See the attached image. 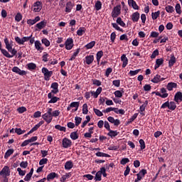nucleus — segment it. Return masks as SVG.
Returning a JSON list of instances; mask_svg holds the SVG:
<instances>
[{
	"mask_svg": "<svg viewBox=\"0 0 182 182\" xmlns=\"http://www.w3.org/2000/svg\"><path fill=\"white\" fill-rule=\"evenodd\" d=\"M60 114V111L56 109L53 111L52 108H48L46 113L42 115V119L49 124L53 120V117H58Z\"/></svg>",
	"mask_w": 182,
	"mask_h": 182,
	"instance_id": "1",
	"label": "nucleus"
},
{
	"mask_svg": "<svg viewBox=\"0 0 182 182\" xmlns=\"http://www.w3.org/2000/svg\"><path fill=\"white\" fill-rule=\"evenodd\" d=\"M31 38H32V35L27 37H23L21 38L17 36L15 37V41L18 45H24L25 42H28Z\"/></svg>",
	"mask_w": 182,
	"mask_h": 182,
	"instance_id": "2",
	"label": "nucleus"
},
{
	"mask_svg": "<svg viewBox=\"0 0 182 182\" xmlns=\"http://www.w3.org/2000/svg\"><path fill=\"white\" fill-rule=\"evenodd\" d=\"M41 72L44 75L45 80H49V79H50V77L53 74L52 71H49V70H48V68H43Z\"/></svg>",
	"mask_w": 182,
	"mask_h": 182,
	"instance_id": "3",
	"label": "nucleus"
},
{
	"mask_svg": "<svg viewBox=\"0 0 182 182\" xmlns=\"http://www.w3.org/2000/svg\"><path fill=\"white\" fill-rule=\"evenodd\" d=\"M120 11H122V7L120 6H117L114 7L113 11L112 12V18H117V16L120 15Z\"/></svg>",
	"mask_w": 182,
	"mask_h": 182,
	"instance_id": "4",
	"label": "nucleus"
},
{
	"mask_svg": "<svg viewBox=\"0 0 182 182\" xmlns=\"http://www.w3.org/2000/svg\"><path fill=\"white\" fill-rule=\"evenodd\" d=\"M62 144L64 149H69L72 146V141L68 138H64L62 140Z\"/></svg>",
	"mask_w": 182,
	"mask_h": 182,
	"instance_id": "5",
	"label": "nucleus"
},
{
	"mask_svg": "<svg viewBox=\"0 0 182 182\" xmlns=\"http://www.w3.org/2000/svg\"><path fill=\"white\" fill-rule=\"evenodd\" d=\"M59 84H58V82H53L51 84V89H53L51 90V92L50 93L53 94V95H56V93H59Z\"/></svg>",
	"mask_w": 182,
	"mask_h": 182,
	"instance_id": "6",
	"label": "nucleus"
},
{
	"mask_svg": "<svg viewBox=\"0 0 182 182\" xmlns=\"http://www.w3.org/2000/svg\"><path fill=\"white\" fill-rule=\"evenodd\" d=\"M65 49H67V50H70L72 49V48H73V39L72 38H68L65 41Z\"/></svg>",
	"mask_w": 182,
	"mask_h": 182,
	"instance_id": "7",
	"label": "nucleus"
},
{
	"mask_svg": "<svg viewBox=\"0 0 182 182\" xmlns=\"http://www.w3.org/2000/svg\"><path fill=\"white\" fill-rule=\"evenodd\" d=\"M42 10V3L41 1H36L33 4V9L34 12H41Z\"/></svg>",
	"mask_w": 182,
	"mask_h": 182,
	"instance_id": "8",
	"label": "nucleus"
},
{
	"mask_svg": "<svg viewBox=\"0 0 182 182\" xmlns=\"http://www.w3.org/2000/svg\"><path fill=\"white\" fill-rule=\"evenodd\" d=\"M12 72L17 73V75H19L20 76H25V75H26V71L21 70L18 67H14L12 68Z\"/></svg>",
	"mask_w": 182,
	"mask_h": 182,
	"instance_id": "9",
	"label": "nucleus"
},
{
	"mask_svg": "<svg viewBox=\"0 0 182 182\" xmlns=\"http://www.w3.org/2000/svg\"><path fill=\"white\" fill-rule=\"evenodd\" d=\"M48 99H50V100L48 101V103H56V102L60 100L59 97L53 96L52 92L48 93Z\"/></svg>",
	"mask_w": 182,
	"mask_h": 182,
	"instance_id": "10",
	"label": "nucleus"
},
{
	"mask_svg": "<svg viewBox=\"0 0 182 182\" xmlns=\"http://www.w3.org/2000/svg\"><path fill=\"white\" fill-rule=\"evenodd\" d=\"M4 43L6 45V49H7V50L12 48V46H14V41H9V40H8V38H4Z\"/></svg>",
	"mask_w": 182,
	"mask_h": 182,
	"instance_id": "11",
	"label": "nucleus"
},
{
	"mask_svg": "<svg viewBox=\"0 0 182 182\" xmlns=\"http://www.w3.org/2000/svg\"><path fill=\"white\" fill-rule=\"evenodd\" d=\"M108 122H109V123H112V124H114V126H119V124H120V120L119 119H114V118L113 117H109L107 118Z\"/></svg>",
	"mask_w": 182,
	"mask_h": 182,
	"instance_id": "12",
	"label": "nucleus"
},
{
	"mask_svg": "<svg viewBox=\"0 0 182 182\" xmlns=\"http://www.w3.org/2000/svg\"><path fill=\"white\" fill-rule=\"evenodd\" d=\"M131 19L133 22H139V20L140 19V14L139 12H134L131 16Z\"/></svg>",
	"mask_w": 182,
	"mask_h": 182,
	"instance_id": "13",
	"label": "nucleus"
},
{
	"mask_svg": "<svg viewBox=\"0 0 182 182\" xmlns=\"http://www.w3.org/2000/svg\"><path fill=\"white\" fill-rule=\"evenodd\" d=\"M45 26H46V21H41L40 23L36 25V31H41V29H43Z\"/></svg>",
	"mask_w": 182,
	"mask_h": 182,
	"instance_id": "14",
	"label": "nucleus"
},
{
	"mask_svg": "<svg viewBox=\"0 0 182 182\" xmlns=\"http://www.w3.org/2000/svg\"><path fill=\"white\" fill-rule=\"evenodd\" d=\"M72 9H73V3H72V1H68L65 5V12L69 14L72 12Z\"/></svg>",
	"mask_w": 182,
	"mask_h": 182,
	"instance_id": "15",
	"label": "nucleus"
},
{
	"mask_svg": "<svg viewBox=\"0 0 182 182\" xmlns=\"http://www.w3.org/2000/svg\"><path fill=\"white\" fill-rule=\"evenodd\" d=\"M121 60L122 62V68H126L129 63V59L126 57L125 54L121 56Z\"/></svg>",
	"mask_w": 182,
	"mask_h": 182,
	"instance_id": "16",
	"label": "nucleus"
},
{
	"mask_svg": "<svg viewBox=\"0 0 182 182\" xmlns=\"http://www.w3.org/2000/svg\"><path fill=\"white\" fill-rule=\"evenodd\" d=\"M39 21H41V17L40 16H36L34 19H28L27 21V23L28 25H35V23H36V22H39Z\"/></svg>",
	"mask_w": 182,
	"mask_h": 182,
	"instance_id": "17",
	"label": "nucleus"
},
{
	"mask_svg": "<svg viewBox=\"0 0 182 182\" xmlns=\"http://www.w3.org/2000/svg\"><path fill=\"white\" fill-rule=\"evenodd\" d=\"M72 107H75V112L79 109V102H72L69 107H67V110L69 112Z\"/></svg>",
	"mask_w": 182,
	"mask_h": 182,
	"instance_id": "18",
	"label": "nucleus"
},
{
	"mask_svg": "<svg viewBox=\"0 0 182 182\" xmlns=\"http://www.w3.org/2000/svg\"><path fill=\"white\" fill-rule=\"evenodd\" d=\"M0 176H9V167L4 166L0 171Z\"/></svg>",
	"mask_w": 182,
	"mask_h": 182,
	"instance_id": "19",
	"label": "nucleus"
},
{
	"mask_svg": "<svg viewBox=\"0 0 182 182\" xmlns=\"http://www.w3.org/2000/svg\"><path fill=\"white\" fill-rule=\"evenodd\" d=\"M174 100L176 102V103H178V102H182V93L181 92H178L176 93L174 96Z\"/></svg>",
	"mask_w": 182,
	"mask_h": 182,
	"instance_id": "20",
	"label": "nucleus"
},
{
	"mask_svg": "<svg viewBox=\"0 0 182 182\" xmlns=\"http://www.w3.org/2000/svg\"><path fill=\"white\" fill-rule=\"evenodd\" d=\"M34 44H35V48L36 49V50H38L39 52H42V50H43V48L42 47V43H41V41H35Z\"/></svg>",
	"mask_w": 182,
	"mask_h": 182,
	"instance_id": "21",
	"label": "nucleus"
},
{
	"mask_svg": "<svg viewBox=\"0 0 182 182\" xmlns=\"http://www.w3.org/2000/svg\"><path fill=\"white\" fill-rule=\"evenodd\" d=\"M164 62V60H163V58L156 59V65L154 67L155 70H156V69H159V68H160V66H161V65H163Z\"/></svg>",
	"mask_w": 182,
	"mask_h": 182,
	"instance_id": "22",
	"label": "nucleus"
},
{
	"mask_svg": "<svg viewBox=\"0 0 182 182\" xmlns=\"http://www.w3.org/2000/svg\"><path fill=\"white\" fill-rule=\"evenodd\" d=\"M128 4L129 6H132L133 8V9H139V6L136 3V1H134V0H128Z\"/></svg>",
	"mask_w": 182,
	"mask_h": 182,
	"instance_id": "23",
	"label": "nucleus"
},
{
	"mask_svg": "<svg viewBox=\"0 0 182 182\" xmlns=\"http://www.w3.org/2000/svg\"><path fill=\"white\" fill-rule=\"evenodd\" d=\"M33 174V168H32L24 178V181H31V178H32V176Z\"/></svg>",
	"mask_w": 182,
	"mask_h": 182,
	"instance_id": "24",
	"label": "nucleus"
},
{
	"mask_svg": "<svg viewBox=\"0 0 182 182\" xmlns=\"http://www.w3.org/2000/svg\"><path fill=\"white\" fill-rule=\"evenodd\" d=\"M177 87V83L176 82H168L166 89L169 91L173 90V89H176Z\"/></svg>",
	"mask_w": 182,
	"mask_h": 182,
	"instance_id": "25",
	"label": "nucleus"
},
{
	"mask_svg": "<svg viewBox=\"0 0 182 182\" xmlns=\"http://www.w3.org/2000/svg\"><path fill=\"white\" fill-rule=\"evenodd\" d=\"M93 60H95V56L93 55H88L85 57V62L87 65H90L91 63H93Z\"/></svg>",
	"mask_w": 182,
	"mask_h": 182,
	"instance_id": "26",
	"label": "nucleus"
},
{
	"mask_svg": "<svg viewBox=\"0 0 182 182\" xmlns=\"http://www.w3.org/2000/svg\"><path fill=\"white\" fill-rule=\"evenodd\" d=\"M55 177H58V175L55 172H52L50 173H49L48 176H47V181H50L52 180H53L54 178H55Z\"/></svg>",
	"mask_w": 182,
	"mask_h": 182,
	"instance_id": "27",
	"label": "nucleus"
},
{
	"mask_svg": "<svg viewBox=\"0 0 182 182\" xmlns=\"http://www.w3.org/2000/svg\"><path fill=\"white\" fill-rule=\"evenodd\" d=\"M73 168V162L72 161H68L65 164V170H70Z\"/></svg>",
	"mask_w": 182,
	"mask_h": 182,
	"instance_id": "28",
	"label": "nucleus"
},
{
	"mask_svg": "<svg viewBox=\"0 0 182 182\" xmlns=\"http://www.w3.org/2000/svg\"><path fill=\"white\" fill-rule=\"evenodd\" d=\"M176 63V57L174 56V54L171 55V59L168 62V66L169 68H171Z\"/></svg>",
	"mask_w": 182,
	"mask_h": 182,
	"instance_id": "29",
	"label": "nucleus"
},
{
	"mask_svg": "<svg viewBox=\"0 0 182 182\" xmlns=\"http://www.w3.org/2000/svg\"><path fill=\"white\" fill-rule=\"evenodd\" d=\"M108 134H107V136H109V137H116V136H117V134H119V132H117V131H114V130H112V129H109L108 131Z\"/></svg>",
	"mask_w": 182,
	"mask_h": 182,
	"instance_id": "30",
	"label": "nucleus"
},
{
	"mask_svg": "<svg viewBox=\"0 0 182 182\" xmlns=\"http://www.w3.org/2000/svg\"><path fill=\"white\" fill-rule=\"evenodd\" d=\"M85 32H86V28L85 27H80L77 31V35H78V36H82L83 33H85Z\"/></svg>",
	"mask_w": 182,
	"mask_h": 182,
	"instance_id": "31",
	"label": "nucleus"
},
{
	"mask_svg": "<svg viewBox=\"0 0 182 182\" xmlns=\"http://www.w3.org/2000/svg\"><path fill=\"white\" fill-rule=\"evenodd\" d=\"M0 50H1V53L4 56H6V58H14V55H11V54H9V53L6 50L1 48V49H0Z\"/></svg>",
	"mask_w": 182,
	"mask_h": 182,
	"instance_id": "32",
	"label": "nucleus"
},
{
	"mask_svg": "<svg viewBox=\"0 0 182 182\" xmlns=\"http://www.w3.org/2000/svg\"><path fill=\"white\" fill-rule=\"evenodd\" d=\"M151 82L153 83H159V82H161V76L159 75H156L152 80Z\"/></svg>",
	"mask_w": 182,
	"mask_h": 182,
	"instance_id": "33",
	"label": "nucleus"
},
{
	"mask_svg": "<svg viewBox=\"0 0 182 182\" xmlns=\"http://www.w3.org/2000/svg\"><path fill=\"white\" fill-rule=\"evenodd\" d=\"M95 180V181H102V172H101V171H99L96 173Z\"/></svg>",
	"mask_w": 182,
	"mask_h": 182,
	"instance_id": "34",
	"label": "nucleus"
},
{
	"mask_svg": "<svg viewBox=\"0 0 182 182\" xmlns=\"http://www.w3.org/2000/svg\"><path fill=\"white\" fill-rule=\"evenodd\" d=\"M70 176H71L70 173H65V175H63L61 177L60 181L61 182L66 181V180H68V178H70Z\"/></svg>",
	"mask_w": 182,
	"mask_h": 182,
	"instance_id": "35",
	"label": "nucleus"
},
{
	"mask_svg": "<svg viewBox=\"0 0 182 182\" xmlns=\"http://www.w3.org/2000/svg\"><path fill=\"white\" fill-rule=\"evenodd\" d=\"M159 16H160V11H158L156 12H153L151 14V18L154 21H156V19H157L159 18Z\"/></svg>",
	"mask_w": 182,
	"mask_h": 182,
	"instance_id": "36",
	"label": "nucleus"
},
{
	"mask_svg": "<svg viewBox=\"0 0 182 182\" xmlns=\"http://www.w3.org/2000/svg\"><path fill=\"white\" fill-rule=\"evenodd\" d=\"M95 156H97V157H110L109 154L103 152H97Z\"/></svg>",
	"mask_w": 182,
	"mask_h": 182,
	"instance_id": "37",
	"label": "nucleus"
},
{
	"mask_svg": "<svg viewBox=\"0 0 182 182\" xmlns=\"http://www.w3.org/2000/svg\"><path fill=\"white\" fill-rule=\"evenodd\" d=\"M95 45L96 41H91L90 43L85 45V48H86V49H92V48H93V46H95Z\"/></svg>",
	"mask_w": 182,
	"mask_h": 182,
	"instance_id": "38",
	"label": "nucleus"
},
{
	"mask_svg": "<svg viewBox=\"0 0 182 182\" xmlns=\"http://www.w3.org/2000/svg\"><path fill=\"white\" fill-rule=\"evenodd\" d=\"M27 68L29 69V70H34V69H36V64L33 63H30L27 64Z\"/></svg>",
	"mask_w": 182,
	"mask_h": 182,
	"instance_id": "39",
	"label": "nucleus"
},
{
	"mask_svg": "<svg viewBox=\"0 0 182 182\" xmlns=\"http://www.w3.org/2000/svg\"><path fill=\"white\" fill-rule=\"evenodd\" d=\"M176 107H177V105H176V102H169L168 109L170 110H176Z\"/></svg>",
	"mask_w": 182,
	"mask_h": 182,
	"instance_id": "40",
	"label": "nucleus"
},
{
	"mask_svg": "<svg viewBox=\"0 0 182 182\" xmlns=\"http://www.w3.org/2000/svg\"><path fill=\"white\" fill-rule=\"evenodd\" d=\"M80 52V49H77L75 52H74V53L73 54V55L71 56V58H70V60H74V59L76 58V56H77V55H79V53Z\"/></svg>",
	"mask_w": 182,
	"mask_h": 182,
	"instance_id": "41",
	"label": "nucleus"
},
{
	"mask_svg": "<svg viewBox=\"0 0 182 182\" xmlns=\"http://www.w3.org/2000/svg\"><path fill=\"white\" fill-rule=\"evenodd\" d=\"M11 154H14V149H9L4 155V159H8L11 156Z\"/></svg>",
	"mask_w": 182,
	"mask_h": 182,
	"instance_id": "42",
	"label": "nucleus"
},
{
	"mask_svg": "<svg viewBox=\"0 0 182 182\" xmlns=\"http://www.w3.org/2000/svg\"><path fill=\"white\" fill-rule=\"evenodd\" d=\"M70 139L72 140H77L79 139V136L77 135V132H74L70 134Z\"/></svg>",
	"mask_w": 182,
	"mask_h": 182,
	"instance_id": "43",
	"label": "nucleus"
},
{
	"mask_svg": "<svg viewBox=\"0 0 182 182\" xmlns=\"http://www.w3.org/2000/svg\"><path fill=\"white\" fill-rule=\"evenodd\" d=\"M147 105H149V101L146 100L144 103L139 107L140 112H144V110H146Z\"/></svg>",
	"mask_w": 182,
	"mask_h": 182,
	"instance_id": "44",
	"label": "nucleus"
},
{
	"mask_svg": "<svg viewBox=\"0 0 182 182\" xmlns=\"http://www.w3.org/2000/svg\"><path fill=\"white\" fill-rule=\"evenodd\" d=\"M146 174H147V171L146 169H142L136 175H139V177H141V179L144 176H146Z\"/></svg>",
	"mask_w": 182,
	"mask_h": 182,
	"instance_id": "45",
	"label": "nucleus"
},
{
	"mask_svg": "<svg viewBox=\"0 0 182 182\" xmlns=\"http://www.w3.org/2000/svg\"><path fill=\"white\" fill-rule=\"evenodd\" d=\"M95 8L96 11H100V9H102V2H100V1H97L95 3Z\"/></svg>",
	"mask_w": 182,
	"mask_h": 182,
	"instance_id": "46",
	"label": "nucleus"
},
{
	"mask_svg": "<svg viewBox=\"0 0 182 182\" xmlns=\"http://www.w3.org/2000/svg\"><path fill=\"white\" fill-rule=\"evenodd\" d=\"M89 113V109H87V104H84L82 105V114H87Z\"/></svg>",
	"mask_w": 182,
	"mask_h": 182,
	"instance_id": "47",
	"label": "nucleus"
},
{
	"mask_svg": "<svg viewBox=\"0 0 182 182\" xmlns=\"http://www.w3.org/2000/svg\"><path fill=\"white\" fill-rule=\"evenodd\" d=\"M166 11L168 14H173V12H174V7H173L172 6H167L166 7Z\"/></svg>",
	"mask_w": 182,
	"mask_h": 182,
	"instance_id": "48",
	"label": "nucleus"
},
{
	"mask_svg": "<svg viewBox=\"0 0 182 182\" xmlns=\"http://www.w3.org/2000/svg\"><path fill=\"white\" fill-rule=\"evenodd\" d=\"M55 129H56L57 130H60V132H66V127H62L59 124L55 125Z\"/></svg>",
	"mask_w": 182,
	"mask_h": 182,
	"instance_id": "49",
	"label": "nucleus"
},
{
	"mask_svg": "<svg viewBox=\"0 0 182 182\" xmlns=\"http://www.w3.org/2000/svg\"><path fill=\"white\" fill-rule=\"evenodd\" d=\"M102 56H103V51L100 50L97 53V61L100 62V59H102Z\"/></svg>",
	"mask_w": 182,
	"mask_h": 182,
	"instance_id": "50",
	"label": "nucleus"
},
{
	"mask_svg": "<svg viewBox=\"0 0 182 182\" xmlns=\"http://www.w3.org/2000/svg\"><path fill=\"white\" fill-rule=\"evenodd\" d=\"M117 23H118L119 25H120V26H122V27L126 26V23H124V22L122 20V18L120 17L117 18Z\"/></svg>",
	"mask_w": 182,
	"mask_h": 182,
	"instance_id": "51",
	"label": "nucleus"
},
{
	"mask_svg": "<svg viewBox=\"0 0 182 182\" xmlns=\"http://www.w3.org/2000/svg\"><path fill=\"white\" fill-rule=\"evenodd\" d=\"M93 110H94V112L95 113V114L97 116H98L99 117H102V116H103V113L102 112V111H100L96 108H94Z\"/></svg>",
	"mask_w": 182,
	"mask_h": 182,
	"instance_id": "52",
	"label": "nucleus"
},
{
	"mask_svg": "<svg viewBox=\"0 0 182 182\" xmlns=\"http://www.w3.org/2000/svg\"><path fill=\"white\" fill-rule=\"evenodd\" d=\"M137 116H139L138 113H135L128 121V123H132V122H134V120H136V119H137Z\"/></svg>",
	"mask_w": 182,
	"mask_h": 182,
	"instance_id": "53",
	"label": "nucleus"
},
{
	"mask_svg": "<svg viewBox=\"0 0 182 182\" xmlns=\"http://www.w3.org/2000/svg\"><path fill=\"white\" fill-rule=\"evenodd\" d=\"M130 162V159H129V158H124L121 160L120 161V164H122V166H124V164H127V163Z\"/></svg>",
	"mask_w": 182,
	"mask_h": 182,
	"instance_id": "54",
	"label": "nucleus"
},
{
	"mask_svg": "<svg viewBox=\"0 0 182 182\" xmlns=\"http://www.w3.org/2000/svg\"><path fill=\"white\" fill-rule=\"evenodd\" d=\"M41 42H42V43H43V45H45V46L48 47V46H50V42L47 38H43L41 40Z\"/></svg>",
	"mask_w": 182,
	"mask_h": 182,
	"instance_id": "55",
	"label": "nucleus"
},
{
	"mask_svg": "<svg viewBox=\"0 0 182 182\" xmlns=\"http://www.w3.org/2000/svg\"><path fill=\"white\" fill-rule=\"evenodd\" d=\"M139 144H140L141 150H144V149H146V143L144 142V140L139 139Z\"/></svg>",
	"mask_w": 182,
	"mask_h": 182,
	"instance_id": "56",
	"label": "nucleus"
},
{
	"mask_svg": "<svg viewBox=\"0 0 182 182\" xmlns=\"http://www.w3.org/2000/svg\"><path fill=\"white\" fill-rule=\"evenodd\" d=\"M116 97H122L123 96V91L117 90L114 92Z\"/></svg>",
	"mask_w": 182,
	"mask_h": 182,
	"instance_id": "57",
	"label": "nucleus"
},
{
	"mask_svg": "<svg viewBox=\"0 0 182 182\" xmlns=\"http://www.w3.org/2000/svg\"><path fill=\"white\" fill-rule=\"evenodd\" d=\"M15 21H16V22H21V21H22V14H21V13H18L16 15Z\"/></svg>",
	"mask_w": 182,
	"mask_h": 182,
	"instance_id": "58",
	"label": "nucleus"
},
{
	"mask_svg": "<svg viewBox=\"0 0 182 182\" xmlns=\"http://www.w3.org/2000/svg\"><path fill=\"white\" fill-rule=\"evenodd\" d=\"M140 70H141L138 69V70H130L129 71V75L131 76H136V75H137L139 73V72H140Z\"/></svg>",
	"mask_w": 182,
	"mask_h": 182,
	"instance_id": "59",
	"label": "nucleus"
},
{
	"mask_svg": "<svg viewBox=\"0 0 182 182\" xmlns=\"http://www.w3.org/2000/svg\"><path fill=\"white\" fill-rule=\"evenodd\" d=\"M75 126H79V124L82 123V117H75Z\"/></svg>",
	"mask_w": 182,
	"mask_h": 182,
	"instance_id": "60",
	"label": "nucleus"
},
{
	"mask_svg": "<svg viewBox=\"0 0 182 182\" xmlns=\"http://www.w3.org/2000/svg\"><path fill=\"white\" fill-rule=\"evenodd\" d=\"M8 50H9V52H10V53L11 54V55L13 57L15 56V55H16V53H18V51L16 50V49L12 48V47L11 49H9Z\"/></svg>",
	"mask_w": 182,
	"mask_h": 182,
	"instance_id": "61",
	"label": "nucleus"
},
{
	"mask_svg": "<svg viewBox=\"0 0 182 182\" xmlns=\"http://www.w3.org/2000/svg\"><path fill=\"white\" fill-rule=\"evenodd\" d=\"M176 11V14H181V6L180 5V4H177L175 6Z\"/></svg>",
	"mask_w": 182,
	"mask_h": 182,
	"instance_id": "62",
	"label": "nucleus"
},
{
	"mask_svg": "<svg viewBox=\"0 0 182 182\" xmlns=\"http://www.w3.org/2000/svg\"><path fill=\"white\" fill-rule=\"evenodd\" d=\"M92 80V85H95V86H100L102 85V82L99 80Z\"/></svg>",
	"mask_w": 182,
	"mask_h": 182,
	"instance_id": "63",
	"label": "nucleus"
},
{
	"mask_svg": "<svg viewBox=\"0 0 182 182\" xmlns=\"http://www.w3.org/2000/svg\"><path fill=\"white\" fill-rule=\"evenodd\" d=\"M25 130H22L21 129V128H16L15 129V132L17 133L18 135H21V134H23V133H25Z\"/></svg>",
	"mask_w": 182,
	"mask_h": 182,
	"instance_id": "64",
	"label": "nucleus"
}]
</instances>
